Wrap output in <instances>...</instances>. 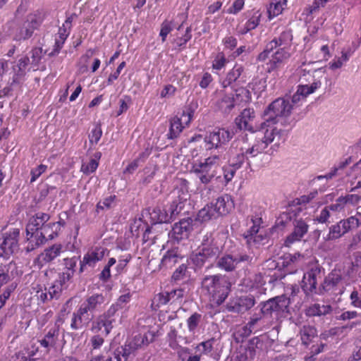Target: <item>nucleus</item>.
<instances>
[{
	"label": "nucleus",
	"instance_id": "23",
	"mask_svg": "<svg viewBox=\"0 0 361 361\" xmlns=\"http://www.w3.org/2000/svg\"><path fill=\"white\" fill-rule=\"evenodd\" d=\"M213 207L219 217L228 214L233 208L234 204L230 195H224L219 197L215 202H213Z\"/></svg>",
	"mask_w": 361,
	"mask_h": 361
},
{
	"label": "nucleus",
	"instance_id": "34",
	"mask_svg": "<svg viewBox=\"0 0 361 361\" xmlns=\"http://www.w3.org/2000/svg\"><path fill=\"white\" fill-rule=\"evenodd\" d=\"M216 218H218V216L214 209L213 202L205 205L201 209L197 216V219L201 222H207Z\"/></svg>",
	"mask_w": 361,
	"mask_h": 361
},
{
	"label": "nucleus",
	"instance_id": "16",
	"mask_svg": "<svg viewBox=\"0 0 361 361\" xmlns=\"http://www.w3.org/2000/svg\"><path fill=\"white\" fill-rule=\"evenodd\" d=\"M308 227L307 224L302 219H295L294 221L293 231L286 237L284 241V245L290 247L294 243L300 241L307 233Z\"/></svg>",
	"mask_w": 361,
	"mask_h": 361
},
{
	"label": "nucleus",
	"instance_id": "43",
	"mask_svg": "<svg viewBox=\"0 0 361 361\" xmlns=\"http://www.w3.org/2000/svg\"><path fill=\"white\" fill-rule=\"evenodd\" d=\"M71 30L65 26H61L59 28L58 33L55 38V44L54 51L56 54L59 53L61 49L62 48L65 41L70 34Z\"/></svg>",
	"mask_w": 361,
	"mask_h": 361
},
{
	"label": "nucleus",
	"instance_id": "28",
	"mask_svg": "<svg viewBox=\"0 0 361 361\" xmlns=\"http://www.w3.org/2000/svg\"><path fill=\"white\" fill-rule=\"evenodd\" d=\"M42 235L38 231H31V232L28 231V233L26 231L27 245L25 249L27 252L33 251L46 243Z\"/></svg>",
	"mask_w": 361,
	"mask_h": 361
},
{
	"label": "nucleus",
	"instance_id": "33",
	"mask_svg": "<svg viewBox=\"0 0 361 361\" xmlns=\"http://www.w3.org/2000/svg\"><path fill=\"white\" fill-rule=\"evenodd\" d=\"M18 247V243L12 238L5 236L4 241L0 245V257L6 258L9 257L14 250Z\"/></svg>",
	"mask_w": 361,
	"mask_h": 361
},
{
	"label": "nucleus",
	"instance_id": "59",
	"mask_svg": "<svg viewBox=\"0 0 361 361\" xmlns=\"http://www.w3.org/2000/svg\"><path fill=\"white\" fill-rule=\"evenodd\" d=\"M350 300L351 306L361 310V295L356 289H354L351 292L350 295Z\"/></svg>",
	"mask_w": 361,
	"mask_h": 361
},
{
	"label": "nucleus",
	"instance_id": "36",
	"mask_svg": "<svg viewBox=\"0 0 361 361\" xmlns=\"http://www.w3.org/2000/svg\"><path fill=\"white\" fill-rule=\"evenodd\" d=\"M130 229L131 233L137 237L140 235V232H144V239L148 238V234L151 231V228L147 226L141 219L134 220V221L130 225Z\"/></svg>",
	"mask_w": 361,
	"mask_h": 361
},
{
	"label": "nucleus",
	"instance_id": "6",
	"mask_svg": "<svg viewBox=\"0 0 361 361\" xmlns=\"http://www.w3.org/2000/svg\"><path fill=\"white\" fill-rule=\"evenodd\" d=\"M256 257L252 252H240L234 255H225L219 258L216 265L226 271H232L239 265H248L255 262Z\"/></svg>",
	"mask_w": 361,
	"mask_h": 361
},
{
	"label": "nucleus",
	"instance_id": "19",
	"mask_svg": "<svg viewBox=\"0 0 361 361\" xmlns=\"http://www.w3.org/2000/svg\"><path fill=\"white\" fill-rule=\"evenodd\" d=\"M91 318L88 312L82 305L78 309L77 311L74 312L72 314L71 321V329L76 331L82 329L86 326Z\"/></svg>",
	"mask_w": 361,
	"mask_h": 361
},
{
	"label": "nucleus",
	"instance_id": "44",
	"mask_svg": "<svg viewBox=\"0 0 361 361\" xmlns=\"http://www.w3.org/2000/svg\"><path fill=\"white\" fill-rule=\"evenodd\" d=\"M243 68L241 66L235 65L226 75L225 80L222 82V85L224 87H226L231 85L233 82L236 81L240 78Z\"/></svg>",
	"mask_w": 361,
	"mask_h": 361
},
{
	"label": "nucleus",
	"instance_id": "24",
	"mask_svg": "<svg viewBox=\"0 0 361 361\" xmlns=\"http://www.w3.org/2000/svg\"><path fill=\"white\" fill-rule=\"evenodd\" d=\"M235 105L234 94H227L224 92L218 93V99L216 102L218 110L224 114H229Z\"/></svg>",
	"mask_w": 361,
	"mask_h": 361
},
{
	"label": "nucleus",
	"instance_id": "60",
	"mask_svg": "<svg viewBox=\"0 0 361 361\" xmlns=\"http://www.w3.org/2000/svg\"><path fill=\"white\" fill-rule=\"evenodd\" d=\"M226 63V59L224 54H218L213 61L212 68L216 71H220L225 66Z\"/></svg>",
	"mask_w": 361,
	"mask_h": 361
},
{
	"label": "nucleus",
	"instance_id": "11",
	"mask_svg": "<svg viewBox=\"0 0 361 361\" xmlns=\"http://www.w3.org/2000/svg\"><path fill=\"white\" fill-rule=\"evenodd\" d=\"M233 133L226 128H215L204 137L207 149H218L226 145L233 137Z\"/></svg>",
	"mask_w": 361,
	"mask_h": 361
},
{
	"label": "nucleus",
	"instance_id": "12",
	"mask_svg": "<svg viewBox=\"0 0 361 361\" xmlns=\"http://www.w3.org/2000/svg\"><path fill=\"white\" fill-rule=\"evenodd\" d=\"M154 333L149 331L144 334H138L135 335L128 341L127 344L125 345V347L123 349V356L127 357L135 350L140 348L142 346L147 345L154 341Z\"/></svg>",
	"mask_w": 361,
	"mask_h": 361
},
{
	"label": "nucleus",
	"instance_id": "13",
	"mask_svg": "<svg viewBox=\"0 0 361 361\" xmlns=\"http://www.w3.org/2000/svg\"><path fill=\"white\" fill-rule=\"evenodd\" d=\"M80 257L73 256L72 257H66L63 259L62 271L59 276V282L61 285H65L73 277L76 267Z\"/></svg>",
	"mask_w": 361,
	"mask_h": 361
},
{
	"label": "nucleus",
	"instance_id": "47",
	"mask_svg": "<svg viewBox=\"0 0 361 361\" xmlns=\"http://www.w3.org/2000/svg\"><path fill=\"white\" fill-rule=\"evenodd\" d=\"M251 99L250 92L248 90L244 87H240L235 90L234 100L235 104L240 103L249 102Z\"/></svg>",
	"mask_w": 361,
	"mask_h": 361
},
{
	"label": "nucleus",
	"instance_id": "29",
	"mask_svg": "<svg viewBox=\"0 0 361 361\" xmlns=\"http://www.w3.org/2000/svg\"><path fill=\"white\" fill-rule=\"evenodd\" d=\"M291 56L290 48H279L273 54L272 59L270 60V68L269 71L276 68L279 64L286 61Z\"/></svg>",
	"mask_w": 361,
	"mask_h": 361
},
{
	"label": "nucleus",
	"instance_id": "7",
	"mask_svg": "<svg viewBox=\"0 0 361 361\" xmlns=\"http://www.w3.org/2000/svg\"><path fill=\"white\" fill-rule=\"evenodd\" d=\"M326 71L324 67L315 69L312 73V79L310 84L298 85L295 93L293 95L291 102L297 104L304 101L308 95L319 89L322 86L321 79L326 74Z\"/></svg>",
	"mask_w": 361,
	"mask_h": 361
},
{
	"label": "nucleus",
	"instance_id": "63",
	"mask_svg": "<svg viewBox=\"0 0 361 361\" xmlns=\"http://www.w3.org/2000/svg\"><path fill=\"white\" fill-rule=\"evenodd\" d=\"M244 5L245 0H235L226 12L229 14H237L243 8Z\"/></svg>",
	"mask_w": 361,
	"mask_h": 361
},
{
	"label": "nucleus",
	"instance_id": "5",
	"mask_svg": "<svg viewBox=\"0 0 361 361\" xmlns=\"http://www.w3.org/2000/svg\"><path fill=\"white\" fill-rule=\"evenodd\" d=\"M221 163L219 155H213L202 161L192 164L190 172L194 173L201 184L206 186L216 175V170Z\"/></svg>",
	"mask_w": 361,
	"mask_h": 361
},
{
	"label": "nucleus",
	"instance_id": "41",
	"mask_svg": "<svg viewBox=\"0 0 361 361\" xmlns=\"http://www.w3.org/2000/svg\"><path fill=\"white\" fill-rule=\"evenodd\" d=\"M331 310L329 305L314 304L307 309L306 314L309 317L322 316L329 314Z\"/></svg>",
	"mask_w": 361,
	"mask_h": 361
},
{
	"label": "nucleus",
	"instance_id": "38",
	"mask_svg": "<svg viewBox=\"0 0 361 361\" xmlns=\"http://www.w3.org/2000/svg\"><path fill=\"white\" fill-rule=\"evenodd\" d=\"M104 302V298L102 294H94L87 298L81 305L89 312L94 311Z\"/></svg>",
	"mask_w": 361,
	"mask_h": 361
},
{
	"label": "nucleus",
	"instance_id": "52",
	"mask_svg": "<svg viewBox=\"0 0 361 361\" xmlns=\"http://www.w3.org/2000/svg\"><path fill=\"white\" fill-rule=\"evenodd\" d=\"M102 135V130L100 125L97 124L92 129L89 134V141L91 145H97Z\"/></svg>",
	"mask_w": 361,
	"mask_h": 361
},
{
	"label": "nucleus",
	"instance_id": "42",
	"mask_svg": "<svg viewBox=\"0 0 361 361\" xmlns=\"http://www.w3.org/2000/svg\"><path fill=\"white\" fill-rule=\"evenodd\" d=\"M259 231V225L253 221V225L251 228L244 234L245 238L247 239V243L250 244L252 242L255 243H260L263 240L262 234H258Z\"/></svg>",
	"mask_w": 361,
	"mask_h": 361
},
{
	"label": "nucleus",
	"instance_id": "15",
	"mask_svg": "<svg viewBox=\"0 0 361 361\" xmlns=\"http://www.w3.org/2000/svg\"><path fill=\"white\" fill-rule=\"evenodd\" d=\"M192 222L190 218H187L176 223L171 231V238L177 241L188 238L192 230Z\"/></svg>",
	"mask_w": 361,
	"mask_h": 361
},
{
	"label": "nucleus",
	"instance_id": "10",
	"mask_svg": "<svg viewBox=\"0 0 361 361\" xmlns=\"http://www.w3.org/2000/svg\"><path fill=\"white\" fill-rule=\"evenodd\" d=\"M194 114V109L191 106L184 109L180 115H176L170 121L169 132L168 138L174 139L178 137L183 128L189 125Z\"/></svg>",
	"mask_w": 361,
	"mask_h": 361
},
{
	"label": "nucleus",
	"instance_id": "45",
	"mask_svg": "<svg viewBox=\"0 0 361 361\" xmlns=\"http://www.w3.org/2000/svg\"><path fill=\"white\" fill-rule=\"evenodd\" d=\"M286 0H275L268 8L269 18L271 19L281 14L286 6Z\"/></svg>",
	"mask_w": 361,
	"mask_h": 361
},
{
	"label": "nucleus",
	"instance_id": "21",
	"mask_svg": "<svg viewBox=\"0 0 361 361\" xmlns=\"http://www.w3.org/2000/svg\"><path fill=\"white\" fill-rule=\"evenodd\" d=\"M293 41V35L290 30H285L280 35L273 39L267 44V51H273L279 48H290Z\"/></svg>",
	"mask_w": 361,
	"mask_h": 361
},
{
	"label": "nucleus",
	"instance_id": "37",
	"mask_svg": "<svg viewBox=\"0 0 361 361\" xmlns=\"http://www.w3.org/2000/svg\"><path fill=\"white\" fill-rule=\"evenodd\" d=\"M198 250L207 259L215 257L219 252V248L209 242L207 235L204 236L202 247H200Z\"/></svg>",
	"mask_w": 361,
	"mask_h": 361
},
{
	"label": "nucleus",
	"instance_id": "20",
	"mask_svg": "<svg viewBox=\"0 0 361 361\" xmlns=\"http://www.w3.org/2000/svg\"><path fill=\"white\" fill-rule=\"evenodd\" d=\"M319 275L320 269L317 267L311 268L309 271L304 274L302 287L307 294L315 291L317 283V276Z\"/></svg>",
	"mask_w": 361,
	"mask_h": 361
},
{
	"label": "nucleus",
	"instance_id": "2",
	"mask_svg": "<svg viewBox=\"0 0 361 361\" xmlns=\"http://www.w3.org/2000/svg\"><path fill=\"white\" fill-rule=\"evenodd\" d=\"M21 6L18 7L14 18L8 21L4 27L5 35L12 41L22 42L30 39L42 24L45 14L36 10L24 16H20Z\"/></svg>",
	"mask_w": 361,
	"mask_h": 361
},
{
	"label": "nucleus",
	"instance_id": "40",
	"mask_svg": "<svg viewBox=\"0 0 361 361\" xmlns=\"http://www.w3.org/2000/svg\"><path fill=\"white\" fill-rule=\"evenodd\" d=\"M30 63V59L25 56L20 58L17 64L18 69L14 68L16 72L15 75L13 79V83L17 82L19 83L20 80L25 76L26 68Z\"/></svg>",
	"mask_w": 361,
	"mask_h": 361
},
{
	"label": "nucleus",
	"instance_id": "35",
	"mask_svg": "<svg viewBox=\"0 0 361 361\" xmlns=\"http://www.w3.org/2000/svg\"><path fill=\"white\" fill-rule=\"evenodd\" d=\"M262 13L259 11H255L252 15L249 18L245 24L244 27L240 30L239 32L241 35H245L248 32L255 29L259 24L261 20Z\"/></svg>",
	"mask_w": 361,
	"mask_h": 361
},
{
	"label": "nucleus",
	"instance_id": "17",
	"mask_svg": "<svg viewBox=\"0 0 361 361\" xmlns=\"http://www.w3.org/2000/svg\"><path fill=\"white\" fill-rule=\"evenodd\" d=\"M255 118V112L253 109H245L235 118V124L240 130L250 132H255V129L252 125Z\"/></svg>",
	"mask_w": 361,
	"mask_h": 361
},
{
	"label": "nucleus",
	"instance_id": "31",
	"mask_svg": "<svg viewBox=\"0 0 361 361\" xmlns=\"http://www.w3.org/2000/svg\"><path fill=\"white\" fill-rule=\"evenodd\" d=\"M46 240H52L59 235V224L58 223L47 222L38 231Z\"/></svg>",
	"mask_w": 361,
	"mask_h": 361
},
{
	"label": "nucleus",
	"instance_id": "8",
	"mask_svg": "<svg viewBox=\"0 0 361 361\" xmlns=\"http://www.w3.org/2000/svg\"><path fill=\"white\" fill-rule=\"evenodd\" d=\"M361 225V214L357 213L355 216H352L347 219L340 221L335 225L329 228V232L325 238L326 240H336L349 231L355 229Z\"/></svg>",
	"mask_w": 361,
	"mask_h": 361
},
{
	"label": "nucleus",
	"instance_id": "9",
	"mask_svg": "<svg viewBox=\"0 0 361 361\" xmlns=\"http://www.w3.org/2000/svg\"><path fill=\"white\" fill-rule=\"evenodd\" d=\"M290 298L285 295L272 298L262 304L261 312L264 315L281 317L283 313L288 312Z\"/></svg>",
	"mask_w": 361,
	"mask_h": 361
},
{
	"label": "nucleus",
	"instance_id": "58",
	"mask_svg": "<svg viewBox=\"0 0 361 361\" xmlns=\"http://www.w3.org/2000/svg\"><path fill=\"white\" fill-rule=\"evenodd\" d=\"M173 30L172 22L165 20L161 23L159 35L161 37L162 42H165L167 35Z\"/></svg>",
	"mask_w": 361,
	"mask_h": 361
},
{
	"label": "nucleus",
	"instance_id": "3",
	"mask_svg": "<svg viewBox=\"0 0 361 361\" xmlns=\"http://www.w3.org/2000/svg\"><path fill=\"white\" fill-rule=\"evenodd\" d=\"M202 286L209 293L210 300L216 305H220L228 295L231 283L224 276L214 275L205 276L202 281Z\"/></svg>",
	"mask_w": 361,
	"mask_h": 361
},
{
	"label": "nucleus",
	"instance_id": "18",
	"mask_svg": "<svg viewBox=\"0 0 361 361\" xmlns=\"http://www.w3.org/2000/svg\"><path fill=\"white\" fill-rule=\"evenodd\" d=\"M113 322V313L110 310L98 318L95 324L92 326V331L97 333L101 331L102 336H107L111 331Z\"/></svg>",
	"mask_w": 361,
	"mask_h": 361
},
{
	"label": "nucleus",
	"instance_id": "46",
	"mask_svg": "<svg viewBox=\"0 0 361 361\" xmlns=\"http://www.w3.org/2000/svg\"><path fill=\"white\" fill-rule=\"evenodd\" d=\"M316 335L317 331L312 326H303L300 329L301 340L305 345H307Z\"/></svg>",
	"mask_w": 361,
	"mask_h": 361
},
{
	"label": "nucleus",
	"instance_id": "30",
	"mask_svg": "<svg viewBox=\"0 0 361 361\" xmlns=\"http://www.w3.org/2000/svg\"><path fill=\"white\" fill-rule=\"evenodd\" d=\"M150 219L154 224L169 223L171 221L166 207L157 206L149 213Z\"/></svg>",
	"mask_w": 361,
	"mask_h": 361
},
{
	"label": "nucleus",
	"instance_id": "25",
	"mask_svg": "<svg viewBox=\"0 0 361 361\" xmlns=\"http://www.w3.org/2000/svg\"><path fill=\"white\" fill-rule=\"evenodd\" d=\"M59 328H51L44 334V337L39 340L40 346L45 348L48 353L51 348H56L59 341Z\"/></svg>",
	"mask_w": 361,
	"mask_h": 361
},
{
	"label": "nucleus",
	"instance_id": "54",
	"mask_svg": "<svg viewBox=\"0 0 361 361\" xmlns=\"http://www.w3.org/2000/svg\"><path fill=\"white\" fill-rule=\"evenodd\" d=\"M97 167L98 162L95 159H91L89 161L82 163L81 171L86 175H89L94 172Z\"/></svg>",
	"mask_w": 361,
	"mask_h": 361
},
{
	"label": "nucleus",
	"instance_id": "53",
	"mask_svg": "<svg viewBox=\"0 0 361 361\" xmlns=\"http://www.w3.org/2000/svg\"><path fill=\"white\" fill-rule=\"evenodd\" d=\"M214 342V339L212 338L199 343L196 347L197 352H199L201 354L207 355L212 352Z\"/></svg>",
	"mask_w": 361,
	"mask_h": 361
},
{
	"label": "nucleus",
	"instance_id": "4",
	"mask_svg": "<svg viewBox=\"0 0 361 361\" xmlns=\"http://www.w3.org/2000/svg\"><path fill=\"white\" fill-rule=\"evenodd\" d=\"M293 109V105L288 100L283 98H279L270 104L264 111L265 121L260 124V128L257 133H262L267 128L272 126L279 129L274 124L280 121L281 118L288 117Z\"/></svg>",
	"mask_w": 361,
	"mask_h": 361
},
{
	"label": "nucleus",
	"instance_id": "26",
	"mask_svg": "<svg viewBox=\"0 0 361 361\" xmlns=\"http://www.w3.org/2000/svg\"><path fill=\"white\" fill-rule=\"evenodd\" d=\"M255 304L252 296H243L238 298L233 305L228 306L229 311L235 313H244L251 309Z\"/></svg>",
	"mask_w": 361,
	"mask_h": 361
},
{
	"label": "nucleus",
	"instance_id": "57",
	"mask_svg": "<svg viewBox=\"0 0 361 361\" xmlns=\"http://www.w3.org/2000/svg\"><path fill=\"white\" fill-rule=\"evenodd\" d=\"M47 169V166L44 164H39L37 167L33 168L30 171V183H34L37 179L44 173Z\"/></svg>",
	"mask_w": 361,
	"mask_h": 361
},
{
	"label": "nucleus",
	"instance_id": "32",
	"mask_svg": "<svg viewBox=\"0 0 361 361\" xmlns=\"http://www.w3.org/2000/svg\"><path fill=\"white\" fill-rule=\"evenodd\" d=\"M177 336L178 332L175 328L171 327L170 331L167 334V341L169 343V345L173 350H177L178 353L180 357L182 356L183 354H188L189 349L187 348L180 347L177 342Z\"/></svg>",
	"mask_w": 361,
	"mask_h": 361
},
{
	"label": "nucleus",
	"instance_id": "49",
	"mask_svg": "<svg viewBox=\"0 0 361 361\" xmlns=\"http://www.w3.org/2000/svg\"><path fill=\"white\" fill-rule=\"evenodd\" d=\"M178 256L176 251H168L161 259V264L166 267H171L178 262Z\"/></svg>",
	"mask_w": 361,
	"mask_h": 361
},
{
	"label": "nucleus",
	"instance_id": "55",
	"mask_svg": "<svg viewBox=\"0 0 361 361\" xmlns=\"http://www.w3.org/2000/svg\"><path fill=\"white\" fill-rule=\"evenodd\" d=\"M63 286V285H61L59 281H57L49 288L48 294L49 300L54 298L57 299L59 298Z\"/></svg>",
	"mask_w": 361,
	"mask_h": 361
},
{
	"label": "nucleus",
	"instance_id": "22",
	"mask_svg": "<svg viewBox=\"0 0 361 361\" xmlns=\"http://www.w3.org/2000/svg\"><path fill=\"white\" fill-rule=\"evenodd\" d=\"M63 252V246L61 243H55L46 248L37 257L42 264H47L57 258Z\"/></svg>",
	"mask_w": 361,
	"mask_h": 361
},
{
	"label": "nucleus",
	"instance_id": "62",
	"mask_svg": "<svg viewBox=\"0 0 361 361\" xmlns=\"http://www.w3.org/2000/svg\"><path fill=\"white\" fill-rule=\"evenodd\" d=\"M345 206V200L343 198V196L339 197L336 200V202L334 204H331L329 206H327L330 211L336 212H341Z\"/></svg>",
	"mask_w": 361,
	"mask_h": 361
},
{
	"label": "nucleus",
	"instance_id": "14",
	"mask_svg": "<svg viewBox=\"0 0 361 361\" xmlns=\"http://www.w3.org/2000/svg\"><path fill=\"white\" fill-rule=\"evenodd\" d=\"M105 255V249L97 247L89 250L80 261L79 273H82L86 267H94L97 262L102 260Z\"/></svg>",
	"mask_w": 361,
	"mask_h": 361
},
{
	"label": "nucleus",
	"instance_id": "48",
	"mask_svg": "<svg viewBox=\"0 0 361 361\" xmlns=\"http://www.w3.org/2000/svg\"><path fill=\"white\" fill-rule=\"evenodd\" d=\"M317 195V191H314L311 192L307 195H302L299 199H296L293 201L296 204L300 205L296 207L295 209L293 210V212L295 213V215H298V214L302 210V204H306L310 202L312 199H314Z\"/></svg>",
	"mask_w": 361,
	"mask_h": 361
},
{
	"label": "nucleus",
	"instance_id": "27",
	"mask_svg": "<svg viewBox=\"0 0 361 361\" xmlns=\"http://www.w3.org/2000/svg\"><path fill=\"white\" fill-rule=\"evenodd\" d=\"M50 219V215L42 212L36 213L32 216L27 224L26 231H39L42 228Z\"/></svg>",
	"mask_w": 361,
	"mask_h": 361
},
{
	"label": "nucleus",
	"instance_id": "64",
	"mask_svg": "<svg viewBox=\"0 0 361 361\" xmlns=\"http://www.w3.org/2000/svg\"><path fill=\"white\" fill-rule=\"evenodd\" d=\"M130 258L131 257L130 254H125L121 257V259H119L118 264L116 266V271L118 274H121L125 271L127 264L130 261Z\"/></svg>",
	"mask_w": 361,
	"mask_h": 361
},
{
	"label": "nucleus",
	"instance_id": "1",
	"mask_svg": "<svg viewBox=\"0 0 361 361\" xmlns=\"http://www.w3.org/2000/svg\"><path fill=\"white\" fill-rule=\"evenodd\" d=\"M286 137L285 130L270 126L262 133H257L255 142L251 147L245 150L241 148V152L231 157L228 161L231 166L240 168L245 157H255L262 152L272 154L279 149L281 144L284 143Z\"/></svg>",
	"mask_w": 361,
	"mask_h": 361
},
{
	"label": "nucleus",
	"instance_id": "51",
	"mask_svg": "<svg viewBox=\"0 0 361 361\" xmlns=\"http://www.w3.org/2000/svg\"><path fill=\"white\" fill-rule=\"evenodd\" d=\"M183 209V202L180 200H173L170 206L166 208L170 220H173L176 216L181 212Z\"/></svg>",
	"mask_w": 361,
	"mask_h": 361
},
{
	"label": "nucleus",
	"instance_id": "61",
	"mask_svg": "<svg viewBox=\"0 0 361 361\" xmlns=\"http://www.w3.org/2000/svg\"><path fill=\"white\" fill-rule=\"evenodd\" d=\"M184 290L182 288H178L173 290L171 292H168L169 299L173 302H180L182 300V298L184 296Z\"/></svg>",
	"mask_w": 361,
	"mask_h": 361
},
{
	"label": "nucleus",
	"instance_id": "50",
	"mask_svg": "<svg viewBox=\"0 0 361 361\" xmlns=\"http://www.w3.org/2000/svg\"><path fill=\"white\" fill-rule=\"evenodd\" d=\"M202 320V315L197 312L193 313L188 319H187V326L188 328V331L191 333H195L197 329L198 325L200 324Z\"/></svg>",
	"mask_w": 361,
	"mask_h": 361
},
{
	"label": "nucleus",
	"instance_id": "56",
	"mask_svg": "<svg viewBox=\"0 0 361 361\" xmlns=\"http://www.w3.org/2000/svg\"><path fill=\"white\" fill-rule=\"evenodd\" d=\"M169 301L171 300L168 292H165L156 295L153 299L152 304L156 307H160L166 305Z\"/></svg>",
	"mask_w": 361,
	"mask_h": 361
},
{
	"label": "nucleus",
	"instance_id": "39",
	"mask_svg": "<svg viewBox=\"0 0 361 361\" xmlns=\"http://www.w3.org/2000/svg\"><path fill=\"white\" fill-rule=\"evenodd\" d=\"M255 355V349L252 346L241 345L235 353L237 361H251Z\"/></svg>",
	"mask_w": 361,
	"mask_h": 361
}]
</instances>
